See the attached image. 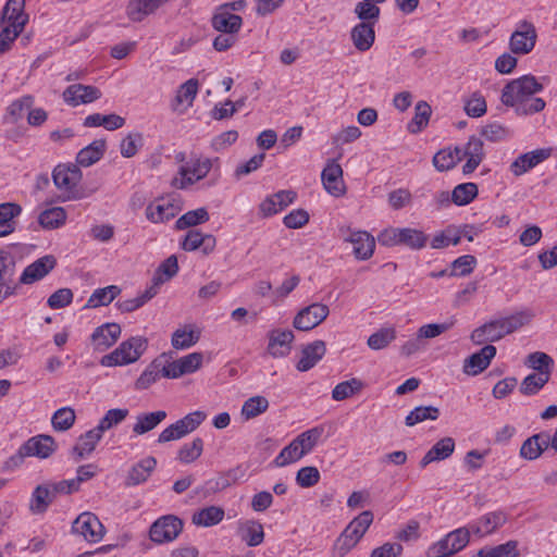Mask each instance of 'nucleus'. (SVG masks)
<instances>
[{"label":"nucleus","mask_w":557,"mask_h":557,"mask_svg":"<svg viewBox=\"0 0 557 557\" xmlns=\"http://www.w3.org/2000/svg\"><path fill=\"white\" fill-rule=\"evenodd\" d=\"M543 89L535 76L529 74L510 81L502 90L500 101L515 108L518 115H531L544 110L546 103L542 98L532 97Z\"/></svg>","instance_id":"f257e3e1"},{"label":"nucleus","mask_w":557,"mask_h":557,"mask_svg":"<svg viewBox=\"0 0 557 557\" xmlns=\"http://www.w3.org/2000/svg\"><path fill=\"white\" fill-rule=\"evenodd\" d=\"M528 315H505L476 327L471 333L474 345H484L500 339L529 322Z\"/></svg>","instance_id":"f03ea898"},{"label":"nucleus","mask_w":557,"mask_h":557,"mask_svg":"<svg viewBox=\"0 0 557 557\" xmlns=\"http://www.w3.org/2000/svg\"><path fill=\"white\" fill-rule=\"evenodd\" d=\"M372 522L373 513L370 510H364L354 518L337 537L333 548L334 556L344 557L358 544Z\"/></svg>","instance_id":"7ed1b4c3"},{"label":"nucleus","mask_w":557,"mask_h":557,"mask_svg":"<svg viewBox=\"0 0 557 557\" xmlns=\"http://www.w3.org/2000/svg\"><path fill=\"white\" fill-rule=\"evenodd\" d=\"M214 162H219V158L210 159L194 154L189 163L180 168V177L172 180V186L178 189H186L188 186L203 180L213 168Z\"/></svg>","instance_id":"20e7f679"},{"label":"nucleus","mask_w":557,"mask_h":557,"mask_svg":"<svg viewBox=\"0 0 557 557\" xmlns=\"http://www.w3.org/2000/svg\"><path fill=\"white\" fill-rule=\"evenodd\" d=\"M146 347V339L141 337H133L123 342L112 352L104 355L100 359V364L103 367H116L133 363L140 358Z\"/></svg>","instance_id":"39448f33"},{"label":"nucleus","mask_w":557,"mask_h":557,"mask_svg":"<svg viewBox=\"0 0 557 557\" xmlns=\"http://www.w3.org/2000/svg\"><path fill=\"white\" fill-rule=\"evenodd\" d=\"M72 533L88 543L95 544L103 539L106 529L95 513L85 511L73 521Z\"/></svg>","instance_id":"423d86ee"},{"label":"nucleus","mask_w":557,"mask_h":557,"mask_svg":"<svg viewBox=\"0 0 557 557\" xmlns=\"http://www.w3.org/2000/svg\"><path fill=\"white\" fill-rule=\"evenodd\" d=\"M183 525V521L174 515L162 516L151 524L149 537L157 544L173 542L182 533Z\"/></svg>","instance_id":"0eeeda50"},{"label":"nucleus","mask_w":557,"mask_h":557,"mask_svg":"<svg viewBox=\"0 0 557 557\" xmlns=\"http://www.w3.org/2000/svg\"><path fill=\"white\" fill-rule=\"evenodd\" d=\"M537 32L533 23L523 20L517 25V29L509 39L510 51L515 54H528L535 47Z\"/></svg>","instance_id":"6e6552de"},{"label":"nucleus","mask_w":557,"mask_h":557,"mask_svg":"<svg viewBox=\"0 0 557 557\" xmlns=\"http://www.w3.org/2000/svg\"><path fill=\"white\" fill-rule=\"evenodd\" d=\"M342 237L352 245V252L359 260H367L372 257L375 242L371 234L366 231H351L349 227H342Z\"/></svg>","instance_id":"1a4fd4ad"},{"label":"nucleus","mask_w":557,"mask_h":557,"mask_svg":"<svg viewBox=\"0 0 557 557\" xmlns=\"http://www.w3.org/2000/svg\"><path fill=\"white\" fill-rule=\"evenodd\" d=\"M267 352L272 358H284L289 355L294 342V333L288 329H274L268 333Z\"/></svg>","instance_id":"9d476101"},{"label":"nucleus","mask_w":557,"mask_h":557,"mask_svg":"<svg viewBox=\"0 0 557 557\" xmlns=\"http://www.w3.org/2000/svg\"><path fill=\"white\" fill-rule=\"evenodd\" d=\"M507 521L504 511L487 512L469 524L471 533L478 537H484L493 534L497 529L503 527Z\"/></svg>","instance_id":"9b49d317"},{"label":"nucleus","mask_w":557,"mask_h":557,"mask_svg":"<svg viewBox=\"0 0 557 557\" xmlns=\"http://www.w3.org/2000/svg\"><path fill=\"white\" fill-rule=\"evenodd\" d=\"M321 180L325 190L332 196L341 197L345 194L343 169L335 160L327 162L321 173Z\"/></svg>","instance_id":"f8f14e48"},{"label":"nucleus","mask_w":557,"mask_h":557,"mask_svg":"<svg viewBox=\"0 0 557 557\" xmlns=\"http://www.w3.org/2000/svg\"><path fill=\"white\" fill-rule=\"evenodd\" d=\"M62 96L67 104L77 107L98 100L101 97V91L95 86L73 84L63 91Z\"/></svg>","instance_id":"ddd939ff"},{"label":"nucleus","mask_w":557,"mask_h":557,"mask_svg":"<svg viewBox=\"0 0 557 557\" xmlns=\"http://www.w3.org/2000/svg\"><path fill=\"white\" fill-rule=\"evenodd\" d=\"M22 446L24 455L39 459H47L57 450L54 438L45 434L28 438Z\"/></svg>","instance_id":"4468645a"},{"label":"nucleus","mask_w":557,"mask_h":557,"mask_svg":"<svg viewBox=\"0 0 557 557\" xmlns=\"http://www.w3.org/2000/svg\"><path fill=\"white\" fill-rule=\"evenodd\" d=\"M496 355V348L493 345H485L479 351L465 359L462 371L467 375L475 376L483 372L490 366Z\"/></svg>","instance_id":"2eb2a0df"},{"label":"nucleus","mask_w":557,"mask_h":557,"mask_svg":"<svg viewBox=\"0 0 557 557\" xmlns=\"http://www.w3.org/2000/svg\"><path fill=\"white\" fill-rule=\"evenodd\" d=\"M25 0H9L2 11L0 23L23 32L28 22V15L24 12Z\"/></svg>","instance_id":"dca6fc26"},{"label":"nucleus","mask_w":557,"mask_h":557,"mask_svg":"<svg viewBox=\"0 0 557 557\" xmlns=\"http://www.w3.org/2000/svg\"><path fill=\"white\" fill-rule=\"evenodd\" d=\"M82 171L75 164H58L52 172V180L58 189L72 190L82 180Z\"/></svg>","instance_id":"f3484780"},{"label":"nucleus","mask_w":557,"mask_h":557,"mask_svg":"<svg viewBox=\"0 0 557 557\" xmlns=\"http://www.w3.org/2000/svg\"><path fill=\"white\" fill-rule=\"evenodd\" d=\"M55 264V258L51 255H46L25 268L20 282L23 284H32L39 281L52 271Z\"/></svg>","instance_id":"a211bd4d"},{"label":"nucleus","mask_w":557,"mask_h":557,"mask_svg":"<svg viewBox=\"0 0 557 557\" xmlns=\"http://www.w3.org/2000/svg\"><path fill=\"white\" fill-rule=\"evenodd\" d=\"M216 245V239L211 234H202L198 230H189L184 236L181 247L185 251H195L202 247L205 255L211 253Z\"/></svg>","instance_id":"6ab92c4d"},{"label":"nucleus","mask_w":557,"mask_h":557,"mask_svg":"<svg viewBox=\"0 0 557 557\" xmlns=\"http://www.w3.org/2000/svg\"><path fill=\"white\" fill-rule=\"evenodd\" d=\"M121 334V326L116 323H104L91 334V344L96 350L103 351L114 345Z\"/></svg>","instance_id":"aec40b11"},{"label":"nucleus","mask_w":557,"mask_h":557,"mask_svg":"<svg viewBox=\"0 0 557 557\" xmlns=\"http://www.w3.org/2000/svg\"><path fill=\"white\" fill-rule=\"evenodd\" d=\"M157 467V459L152 456H147L136 463H134L126 475L125 485L135 486L145 483Z\"/></svg>","instance_id":"412c9836"},{"label":"nucleus","mask_w":557,"mask_h":557,"mask_svg":"<svg viewBox=\"0 0 557 557\" xmlns=\"http://www.w3.org/2000/svg\"><path fill=\"white\" fill-rule=\"evenodd\" d=\"M296 193L293 190H280L267 197L260 203V212L263 216H271L285 209L288 205L293 203L296 199Z\"/></svg>","instance_id":"4be33fe9"},{"label":"nucleus","mask_w":557,"mask_h":557,"mask_svg":"<svg viewBox=\"0 0 557 557\" xmlns=\"http://www.w3.org/2000/svg\"><path fill=\"white\" fill-rule=\"evenodd\" d=\"M210 24L218 33L239 34L243 27V17L235 13L223 12L216 8L211 16Z\"/></svg>","instance_id":"5701e85b"},{"label":"nucleus","mask_w":557,"mask_h":557,"mask_svg":"<svg viewBox=\"0 0 557 557\" xmlns=\"http://www.w3.org/2000/svg\"><path fill=\"white\" fill-rule=\"evenodd\" d=\"M180 212V207L171 201L158 199L146 208V218L152 223L166 222Z\"/></svg>","instance_id":"b1692460"},{"label":"nucleus","mask_w":557,"mask_h":557,"mask_svg":"<svg viewBox=\"0 0 557 557\" xmlns=\"http://www.w3.org/2000/svg\"><path fill=\"white\" fill-rule=\"evenodd\" d=\"M549 157V150L537 149L520 154L511 164L510 171L515 176H520Z\"/></svg>","instance_id":"393cba45"},{"label":"nucleus","mask_w":557,"mask_h":557,"mask_svg":"<svg viewBox=\"0 0 557 557\" xmlns=\"http://www.w3.org/2000/svg\"><path fill=\"white\" fill-rule=\"evenodd\" d=\"M103 434L100 433L97 428L82 434L72 448V456L74 460L77 462L89 456L95 450Z\"/></svg>","instance_id":"a878e982"},{"label":"nucleus","mask_w":557,"mask_h":557,"mask_svg":"<svg viewBox=\"0 0 557 557\" xmlns=\"http://www.w3.org/2000/svg\"><path fill=\"white\" fill-rule=\"evenodd\" d=\"M326 347L323 341H315L305 346L301 350V357L296 364L300 372L312 369L325 355Z\"/></svg>","instance_id":"bb28decb"},{"label":"nucleus","mask_w":557,"mask_h":557,"mask_svg":"<svg viewBox=\"0 0 557 557\" xmlns=\"http://www.w3.org/2000/svg\"><path fill=\"white\" fill-rule=\"evenodd\" d=\"M374 26L368 23H358L351 28L350 39L358 51H368L373 46L375 40Z\"/></svg>","instance_id":"cd10ccee"},{"label":"nucleus","mask_w":557,"mask_h":557,"mask_svg":"<svg viewBox=\"0 0 557 557\" xmlns=\"http://www.w3.org/2000/svg\"><path fill=\"white\" fill-rule=\"evenodd\" d=\"M455 441L451 437H444L436 442L420 460V467L425 468L431 462L445 460L453 455Z\"/></svg>","instance_id":"c85d7f7f"},{"label":"nucleus","mask_w":557,"mask_h":557,"mask_svg":"<svg viewBox=\"0 0 557 557\" xmlns=\"http://www.w3.org/2000/svg\"><path fill=\"white\" fill-rule=\"evenodd\" d=\"M164 410H157L151 412H141L136 416V421L133 424V433L135 435H144L154 430L160 423L166 419Z\"/></svg>","instance_id":"c756f323"},{"label":"nucleus","mask_w":557,"mask_h":557,"mask_svg":"<svg viewBox=\"0 0 557 557\" xmlns=\"http://www.w3.org/2000/svg\"><path fill=\"white\" fill-rule=\"evenodd\" d=\"M198 92V81L195 78H190L184 84H182L176 92L174 101L172 103V109L174 111H185L189 108Z\"/></svg>","instance_id":"7c9ffc66"},{"label":"nucleus","mask_w":557,"mask_h":557,"mask_svg":"<svg viewBox=\"0 0 557 557\" xmlns=\"http://www.w3.org/2000/svg\"><path fill=\"white\" fill-rule=\"evenodd\" d=\"M465 147L468 159L462 166V173L471 174L484 158L483 141L476 136H471Z\"/></svg>","instance_id":"2f4dec72"},{"label":"nucleus","mask_w":557,"mask_h":557,"mask_svg":"<svg viewBox=\"0 0 557 557\" xmlns=\"http://www.w3.org/2000/svg\"><path fill=\"white\" fill-rule=\"evenodd\" d=\"M200 334V329L197 326L193 324L183 325L172 334V346L175 349H187L199 341Z\"/></svg>","instance_id":"473e14b6"},{"label":"nucleus","mask_w":557,"mask_h":557,"mask_svg":"<svg viewBox=\"0 0 557 557\" xmlns=\"http://www.w3.org/2000/svg\"><path fill=\"white\" fill-rule=\"evenodd\" d=\"M169 0H131L127 5V15L134 22H140L145 16L153 13Z\"/></svg>","instance_id":"72a5a7b5"},{"label":"nucleus","mask_w":557,"mask_h":557,"mask_svg":"<svg viewBox=\"0 0 557 557\" xmlns=\"http://www.w3.org/2000/svg\"><path fill=\"white\" fill-rule=\"evenodd\" d=\"M548 447L547 433H539L532 435L522 443L520 456L527 460H535Z\"/></svg>","instance_id":"f704fd0d"},{"label":"nucleus","mask_w":557,"mask_h":557,"mask_svg":"<svg viewBox=\"0 0 557 557\" xmlns=\"http://www.w3.org/2000/svg\"><path fill=\"white\" fill-rule=\"evenodd\" d=\"M106 152V140L96 139L88 146L81 149L76 156V162L81 166H90L98 162Z\"/></svg>","instance_id":"c9c22d12"},{"label":"nucleus","mask_w":557,"mask_h":557,"mask_svg":"<svg viewBox=\"0 0 557 557\" xmlns=\"http://www.w3.org/2000/svg\"><path fill=\"white\" fill-rule=\"evenodd\" d=\"M22 212V207L14 202L0 205V237L10 235L15 230L16 218Z\"/></svg>","instance_id":"e433bc0d"},{"label":"nucleus","mask_w":557,"mask_h":557,"mask_svg":"<svg viewBox=\"0 0 557 557\" xmlns=\"http://www.w3.org/2000/svg\"><path fill=\"white\" fill-rule=\"evenodd\" d=\"M121 293V288L116 285H109L103 288L96 289L83 309H97L102 306L110 305Z\"/></svg>","instance_id":"4c0bfd02"},{"label":"nucleus","mask_w":557,"mask_h":557,"mask_svg":"<svg viewBox=\"0 0 557 557\" xmlns=\"http://www.w3.org/2000/svg\"><path fill=\"white\" fill-rule=\"evenodd\" d=\"M57 493L53 492L51 484L38 485L32 495L30 510L34 513L45 512L49 505L53 502Z\"/></svg>","instance_id":"58836bf2"},{"label":"nucleus","mask_w":557,"mask_h":557,"mask_svg":"<svg viewBox=\"0 0 557 557\" xmlns=\"http://www.w3.org/2000/svg\"><path fill=\"white\" fill-rule=\"evenodd\" d=\"M178 271V263L176 256L172 255L165 259L157 269L153 277L151 288L158 293L159 287L176 275Z\"/></svg>","instance_id":"ea45409f"},{"label":"nucleus","mask_w":557,"mask_h":557,"mask_svg":"<svg viewBox=\"0 0 557 557\" xmlns=\"http://www.w3.org/2000/svg\"><path fill=\"white\" fill-rule=\"evenodd\" d=\"M379 4L380 3L370 0H361L357 2L354 8V13L360 21L359 23L375 25L379 22L381 14Z\"/></svg>","instance_id":"a19ab883"},{"label":"nucleus","mask_w":557,"mask_h":557,"mask_svg":"<svg viewBox=\"0 0 557 557\" xmlns=\"http://www.w3.org/2000/svg\"><path fill=\"white\" fill-rule=\"evenodd\" d=\"M549 379V371L531 373L523 379L519 386V391L524 396L536 395L548 383Z\"/></svg>","instance_id":"79ce46f5"},{"label":"nucleus","mask_w":557,"mask_h":557,"mask_svg":"<svg viewBox=\"0 0 557 557\" xmlns=\"http://www.w3.org/2000/svg\"><path fill=\"white\" fill-rule=\"evenodd\" d=\"M15 273V259L8 252L0 250V286L7 287V293H13V276Z\"/></svg>","instance_id":"37998d69"},{"label":"nucleus","mask_w":557,"mask_h":557,"mask_svg":"<svg viewBox=\"0 0 557 557\" xmlns=\"http://www.w3.org/2000/svg\"><path fill=\"white\" fill-rule=\"evenodd\" d=\"M162 360L154 359L139 375L135 382V388L137 391H144L154 384L162 375Z\"/></svg>","instance_id":"c03bdc74"},{"label":"nucleus","mask_w":557,"mask_h":557,"mask_svg":"<svg viewBox=\"0 0 557 557\" xmlns=\"http://www.w3.org/2000/svg\"><path fill=\"white\" fill-rule=\"evenodd\" d=\"M210 219L209 212L206 208H198L190 210L181 215L175 222L176 230H186L208 222Z\"/></svg>","instance_id":"a18cd8bd"},{"label":"nucleus","mask_w":557,"mask_h":557,"mask_svg":"<svg viewBox=\"0 0 557 557\" xmlns=\"http://www.w3.org/2000/svg\"><path fill=\"white\" fill-rule=\"evenodd\" d=\"M364 387V383L357 377L344 381L335 385L332 391V398L336 401L345 400L354 395L359 394Z\"/></svg>","instance_id":"49530a36"},{"label":"nucleus","mask_w":557,"mask_h":557,"mask_svg":"<svg viewBox=\"0 0 557 557\" xmlns=\"http://www.w3.org/2000/svg\"><path fill=\"white\" fill-rule=\"evenodd\" d=\"M65 221L66 212L61 207L46 209L38 216V223L47 230L59 228L65 223Z\"/></svg>","instance_id":"de8ad7c7"},{"label":"nucleus","mask_w":557,"mask_h":557,"mask_svg":"<svg viewBox=\"0 0 557 557\" xmlns=\"http://www.w3.org/2000/svg\"><path fill=\"white\" fill-rule=\"evenodd\" d=\"M431 114V106L426 101H419L414 108V116L408 124V131L411 134L420 133L429 124Z\"/></svg>","instance_id":"09e8293b"},{"label":"nucleus","mask_w":557,"mask_h":557,"mask_svg":"<svg viewBox=\"0 0 557 557\" xmlns=\"http://www.w3.org/2000/svg\"><path fill=\"white\" fill-rule=\"evenodd\" d=\"M224 510L216 506L203 508L193 515V523L200 527H212L222 521Z\"/></svg>","instance_id":"8fccbe9b"},{"label":"nucleus","mask_w":557,"mask_h":557,"mask_svg":"<svg viewBox=\"0 0 557 557\" xmlns=\"http://www.w3.org/2000/svg\"><path fill=\"white\" fill-rule=\"evenodd\" d=\"M396 236H398L400 245H405L411 249L423 248L428 240L426 235L422 231L410 227L400 228L399 232L396 233Z\"/></svg>","instance_id":"3c124183"},{"label":"nucleus","mask_w":557,"mask_h":557,"mask_svg":"<svg viewBox=\"0 0 557 557\" xmlns=\"http://www.w3.org/2000/svg\"><path fill=\"white\" fill-rule=\"evenodd\" d=\"M518 542L508 541L504 544L483 547L476 553V557H518Z\"/></svg>","instance_id":"603ef678"},{"label":"nucleus","mask_w":557,"mask_h":557,"mask_svg":"<svg viewBox=\"0 0 557 557\" xmlns=\"http://www.w3.org/2000/svg\"><path fill=\"white\" fill-rule=\"evenodd\" d=\"M242 540L250 547L260 545L264 539L263 527L260 522L250 520L242 527Z\"/></svg>","instance_id":"864d4df0"},{"label":"nucleus","mask_w":557,"mask_h":557,"mask_svg":"<svg viewBox=\"0 0 557 557\" xmlns=\"http://www.w3.org/2000/svg\"><path fill=\"white\" fill-rule=\"evenodd\" d=\"M323 434L324 426L318 425L300 433L295 440L307 455L318 445Z\"/></svg>","instance_id":"5fc2aeb1"},{"label":"nucleus","mask_w":557,"mask_h":557,"mask_svg":"<svg viewBox=\"0 0 557 557\" xmlns=\"http://www.w3.org/2000/svg\"><path fill=\"white\" fill-rule=\"evenodd\" d=\"M306 454L300 448L299 444L294 438L287 446H285L280 454L275 457L274 463L277 467H285L301 459Z\"/></svg>","instance_id":"6e6d98bb"},{"label":"nucleus","mask_w":557,"mask_h":557,"mask_svg":"<svg viewBox=\"0 0 557 557\" xmlns=\"http://www.w3.org/2000/svg\"><path fill=\"white\" fill-rule=\"evenodd\" d=\"M440 417V409L434 406H419L409 412L406 417L405 423L408 426H413L417 423L425 420H436Z\"/></svg>","instance_id":"4d7b16f0"},{"label":"nucleus","mask_w":557,"mask_h":557,"mask_svg":"<svg viewBox=\"0 0 557 557\" xmlns=\"http://www.w3.org/2000/svg\"><path fill=\"white\" fill-rule=\"evenodd\" d=\"M478 196V186L474 183H462L451 191V201L457 206H466Z\"/></svg>","instance_id":"13d9d810"},{"label":"nucleus","mask_w":557,"mask_h":557,"mask_svg":"<svg viewBox=\"0 0 557 557\" xmlns=\"http://www.w3.org/2000/svg\"><path fill=\"white\" fill-rule=\"evenodd\" d=\"M129 411L126 408H114L110 409L106 412V414L100 419L98 425L96 426L100 433H104L106 431L119 425L122 423Z\"/></svg>","instance_id":"bf43d9fd"},{"label":"nucleus","mask_w":557,"mask_h":557,"mask_svg":"<svg viewBox=\"0 0 557 557\" xmlns=\"http://www.w3.org/2000/svg\"><path fill=\"white\" fill-rule=\"evenodd\" d=\"M269 408V400L263 396H252L248 398L242 407V416L245 420L253 419Z\"/></svg>","instance_id":"052dcab7"},{"label":"nucleus","mask_w":557,"mask_h":557,"mask_svg":"<svg viewBox=\"0 0 557 557\" xmlns=\"http://www.w3.org/2000/svg\"><path fill=\"white\" fill-rule=\"evenodd\" d=\"M396 338V330L392 326L382 327L368 338V346L373 350L387 347Z\"/></svg>","instance_id":"680f3d73"},{"label":"nucleus","mask_w":557,"mask_h":557,"mask_svg":"<svg viewBox=\"0 0 557 557\" xmlns=\"http://www.w3.org/2000/svg\"><path fill=\"white\" fill-rule=\"evenodd\" d=\"M75 419L76 414L74 409L71 407H63L53 413L51 423L55 431L64 432L73 426Z\"/></svg>","instance_id":"e2e57ef3"},{"label":"nucleus","mask_w":557,"mask_h":557,"mask_svg":"<svg viewBox=\"0 0 557 557\" xmlns=\"http://www.w3.org/2000/svg\"><path fill=\"white\" fill-rule=\"evenodd\" d=\"M202 449V440L200 437H196L190 443H186L180 448L178 459L183 463H190L201 456Z\"/></svg>","instance_id":"0e129e2a"},{"label":"nucleus","mask_w":557,"mask_h":557,"mask_svg":"<svg viewBox=\"0 0 557 557\" xmlns=\"http://www.w3.org/2000/svg\"><path fill=\"white\" fill-rule=\"evenodd\" d=\"M524 364L537 371L536 373H541L542 371H549L550 374L554 360L545 352L535 351L528 355Z\"/></svg>","instance_id":"69168bd1"},{"label":"nucleus","mask_w":557,"mask_h":557,"mask_svg":"<svg viewBox=\"0 0 557 557\" xmlns=\"http://www.w3.org/2000/svg\"><path fill=\"white\" fill-rule=\"evenodd\" d=\"M206 419L203 411L197 410L186 414L184 418L176 421L180 431L184 436L195 431Z\"/></svg>","instance_id":"338daca9"},{"label":"nucleus","mask_w":557,"mask_h":557,"mask_svg":"<svg viewBox=\"0 0 557 557\" xmlns=\"http://www.w3.org/2000/svg\"><path fill=\"white\" fill-rule=\"evenodd\" d=\"M486 101L480 92H473L465 103V111L471 117H480L486 113Z\"/></svg>","instance_id":"774afa93"}]
</instances>
